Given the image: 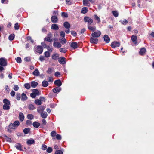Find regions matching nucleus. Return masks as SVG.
Listing matches in <instances>:
<instances>
[{
  "label": "nucleus",
  "instance_id": "54",
  "mask_svg": "<svg viewBox=\"0 0 154 154\" xmlns=\"http://www.w3.org/2000/svg\"><path fill=\"white\" fill-rule=\"evenodd\" d=\"M26 124L29 126H30L32 125V122L30 120H27L26 123Z\"/></svg>",
  "mask_w": 154,
  "mask_h": 154
},
{
  "label": "nucleus",
  "instance_id": "49",
  "mask_svg": "<svg viewBox=\"0 0 154 154\" xmlns=\"http://www.w3.org/2000/svg\"><path fill=\"white\" fill-rule=\"evenodd\" d=\"M83 4L85 6H88V0H83Z\"/></svg>",
  "mask_w": 154,
  "mask_h": 154
},
{
  "label": "nucleus",
  "instance_id": "47",
  "mask_svg": "<svg viewBox=\"0 0 154 154\" xmlns=\"http://www.w3.org/2000/svg\"><path fill=\"white\" fill-rule=\"evenodd\" d=\"M61 16L62 17H64L66 18H67L68 17L67 14L65 12H62L61 13Z\"/></svg>",
  "mask_w": 154,
  "mask_h": 154
},
{
  "label": "nucleus",
  "instance_id": "64",
  "mask_svg": "<svg viewBox=\"0 0 154 154\" xmlns=\"http://www.w3.org/2000/svg\"><path fill=\"white\" fill-rule=\"evenodd\" d=\"M14 89L15 91H17L19 89V87L17 85H15L14 86Z\"/></svg>",
  "mask_w": 154,
  "mask_h": 154
},
{
  "label": "nucleus",
  "instance_id": "8",
  "mask_svg": "<svg viewBox=\"0 0 154 154\" xmlns=\"http://www.w3.org/2000/svg\"><path fill=\"white\" fill-rule=\"evenodd\" d=\"M120 43L119 42L114 41L111 44V46L113 48H115L119 47L120 45Z\"/></svg>",
  "mask_w": 154,
  "mask_h": 154
},
{
  "label": "nucleus",
  "instance_id": "57",
  "mask_svg": "<svg viewBox=\"0 0 154 154\" xmlns=\"http://www.w3.org/2000/svg\"><path fill=\"white\" fill-rule=\"evenodd\" d=\"M60 51L61 52H63V53H65L66 51V50L64 48H60Z\"/></svg>",
  "mask_w": 154,
  "mask_h": 154
},
{
  "label": "nucleus",
  "instance_id": "60",
  "mask_svg": "<svg viewBox=\"0 0 154 154\" xmlns=\"http://www.w3.org/2000/svg\"><path fill=\"white\" fill-rule=\"evenodd\" d=\"M39 60L41 62H42L44 60H45L44 57L42 56H41L39 58Z\"/></svg>",
  "mask_w": 154,
  "mask_h": 154
},
{
  "label": "nucleus",
  "instance_id": "34",
  "mask_svg": "<svg viewBox=\"0 0 154 154\" xmlns=\"http://www.w3.org/2000/svg\"><path fill=\"white\" fill-rule=\"evenodd\" d=\"M88 10L86 7H83L82 9L81 13L83 14H85L87 12Z\"/></svg>",
  "mask_w": 154,
  "mask_h": 154
},
{
  "label": "nucleus",
  "instance_id": "26",
  "mask_svg": "<svg viewBox=\"0 0 154 154\" xmlns=\"http://www.w3.org/2000/svg\"><path fill=\"white\" fill-rule=\"evenodd\" d=\"M34 143L35 141L33 139L29 140L27 141V143L28 145H31L33 144Z\"/></svg>",
  "mask_w": 154,
  "mask_h": 154
},
{
  "label": "nucleus",
  "instance_id": "46",
  "mask_svg": "<svg viewBox=\"0 0 154 154\" xmlns=\"http://www.w3.org/2000/svg\"><path fill=\"white\" fill-rule=\"evenodd\" d=\"M20 94L19 93H17L16 95V99L18 100H19L20 99Z\"/></svg>",
  "mask_w": 154,
  "mask_h": 154
},
{
  "label": "nucleus",
  "instance_id": "42",
  "mask_svg": "<svg viewBox=\"0 0 154 154\" xmlns=\"http://www.w3.org/2000/svg\"><path fill=\"white\" fill-rule=\"evenodd\" d=\"M34 116L32 114H28L27 115V118L29 119L30 120H32L34 118Z\"/></svg>",
  "mask_w": 154,
  "mask_h": 154
},
{
  "label": "nucleus",
  "instance_id": "52",
  "mask_svg": "<svg viewBox=\"0 0 154 154\" xmlns=\"http://www.w3.org/2000/svg\"><path fill=\"white\" fill-rule=\"evenodd\" d=\"M60 35L61 36L64 38L65 36V34L64 31H61L60 32Z\"/></svg>",
  "mask_w": 154,
  "mask_h": 154
},
{
  "label": "nucleus",
  "instance_id": "6",
  "mask_svg": "<svg viewBox=\"0 0 154 154\" xmlns=\"http://www.w3.org/2000/svg\"><path fill=\"white\" fill-rule=\"evenodd\" d=\"M6 59L3 58H0V65L2 66H4L7 65Z\"/></svg>",
  "mask_w": 154,
  "mask_h": 154
},
{
  "label": "nucleus",
  "instance_id": "43",
  "mask_svg": "<svg viewBox=\"0 0 154 154\" xmlns=\"http://www.w3.org/2000/svg\"><path fill=\"white\" fill-rule=\"evenodd\" d=\"M112 13L115 17H117L118 16L119 13L117 11H113Z\"/></svg>",
  "mask_w": 154,
  "mask_h": 154
},
{
  "label": "nucleus",
  "instance_id": "14",
  "mask_svg": "<svg viewBox=\"0 0 154 154\" xmlns=\"http://www.w3.org/2000/svg\"><path fill=\"white\" fill-rule=\"evenodd\" d=\"M51 28L53 30H58L59 29L58 26L56 24H52L51 26Z\"/></svg>",
  "mask_w": 154,
  "mask_h": 154
},
{
  "label": "nucleus",
  "instance_id": "24",
  "mask_svg": "<svg viewBox=\"0 0 154 154\" xmlns=\"http://www.w3.org/2000/svg\"><path fill=\"white\" fill-rule=\"evenodd\" d=\"M15 147L16 148L22 151V149H21V145L19 143H17L15 145Z\"/></svg>",
  "mask_w": 154,
  "mask_h": 154
},
{
  "label": "nucleus",
  "instance_id": "31",
  "mask_svg": "<svg viewBox=\"0 0 154 154\" xmlns=\"http://www.w3.org/2000/svg\"><path fill=\"white\" fill-rule=\"evenodd\" d=\"M59 57L58 54L57 53L54 54L52 56V58L53 59L56 60Z\"/></svg>",
  "mask_w": 154,
  "mask_h": 154
},
{
  "label": "nucleus",
  "instance_id": "7",
  "mask_svg": "<svg viewBox=\"0 0 154 154\" xmlns=\"http://www.w3.org/2000/svg\"><path fill=\"white\" fill-rule=\"evenodd\" d=\"M101 34V33L100 31L98 30L92 33L91 34V36L94 38H98L100 36Z\"/></svg>",
  "mask_w": 154,
  "mask_h": 154
},
{
  "label": "nucleus",
  "instance_id": "38",
  "mask_svg": "<svg viewBox=\"0 0 154 154\" xmlns=\"http://www.w3.org/2000/svg\"><path fill=\"white\" fill-rule=\"evenodd\" d=\"M35 103L38 105H40L42 104V102L40 100L37 99L35 100Z\"/></svg>",
  "mask_w": 154,
  "mask_h": 154
},
{
  "label": "nucleus",
  "instance_id": "61",
  "mask_svg": "<svg viewBox=\"0 0 154 154\" xmlns=\"http://www.w3.org/2000/svg\"><path fill=\"white\" fill-rule=\"evenodd\" d=\"M37 96L33 92L32 93L30 94V96L32 98H35Z\"/></svg>",
  "mask_w": 154,
  "mask_h": 154
},
{
  "label": "nucleus",
  "instance_id": "4",
  "mask_svg": "<svg viewBox=\"0 0 154 154\" xmlns=\"http://www.w3.org/2000/svg\"><path fill=\"white\" fill-rule=\"evenodd\" d=\"M20 124L18 121H15L13 124H10V127L12 129H15V128L18 126Z\"/></svg>",
  "mask_w": 154,
  "mask_h": 154
},
{
  "label": "nucleus",
  "instance_id": "22",
  "mask_svg": "<svg viewBox=\"0 0 154 154\" xmlns=\"http://www.w3.org/2000/svg\"><path fill=\"white\" fill-rule=\"evenodd\" d=\"M31 86L33 88H35L38 85V83L35 81H32L31 83Z\"/></svg>",
  "mask_w": 154,
  "mask_h": 154
},
{
  "label": "nucleus",
  "instance_id": "5",
  "mask_svg": "<svg viewBox=\"0 0 154 154\" xmlns=\"http://www.w3.org/2000/svg\"><path fill=\"white\" fill-rule=\"evenodd\" d=\"M84 20L85 22H88V25H90L93 23V20L89 17H85L84 18Z\"/></svg>",
  "mask_w": 154,
  "mask_h": 154
},
{
  "label": "nucleus",
  "instance_id": "18",
  "mask_svg": "<svg viewBox=\"0 0 154 154\" xmlns=\"http://www.w3.org/2000/svg\"><path fill=\"white\" fill-rule=\"evenodd\" d=\"M90 42L91 43L96 44L98 42V39L97 38H91L90 40Z\"/></svg>",
  "mask_w": 154,
  "mask_h": 154
},
{
  "label": "nucleus",
  "instance_id": "23",
  "mask_svg": "<svg viewBox=\"0 0 154 154\" xmlns=\"http://www.w3.org/2000/svg\"><path fill=\"white\" fill-rule=\"evenodd\" d=\"M41 116L43 118H46L47 116V113L46 112H42L40 113Z\"/></svg>",
  "mask_w": 154,
  "mask_h": 154
},
{
  "label": "nucleus",
  "instance_id": "48",
  "mask_svg": "<svg viewBox=\"0 0 154 154\" xmlns=\"http://www.w3.org/2000/svg\"><path fill=\"white\" fill-rule=\"evenodd\" d=\"M18 23L17 22L14 25V28L15 30H18L19 29V26L18 25Z\"/></svg>",
  "mask_w": 154,
  "mask_h": 154
},
{
  "label": "nucleus",
  "instance_id": "1",
  "mask_svg": "<svg viewBox=\"0 0 154 154\" xmlns=\"http://www.w3.org/2000/svg\"><path fill=\"white\" fill-rule=\"evenodd\" d=\"M4 105L3 109L5 110H9L10 109V101L7 99H4L3 100Z\"/></svg>",
  "mask_w": 154,
  "mask_h": 154
},
{
  "label": "nucleus",
  "instance_id": "32",
  "mask_svg": "<svg viewBox=\"0 0 154 154\" xmlns=\"http://www.w3.org/2000/svg\"><path fill=\"white\" fill-rule=\"evenodd\" d=\"M88 28L90 30L94 31L96 29L95 26H92L89 25H88Z\"/></svg>",
  "mask_w": 154,
  "mask_h": 154
},
{
  "label": "nucleus",
  "instance_id": "29",
  "mask_svg": "<svg viewBox=\"0 0 154 154\" xmlns=\"http://www.w3.org/2000/svg\"><path fill=\"white\" fill-rule=\"evenodd\" d=\"M27 98V96L26 94L23 93L21 95V100L22 101H24L26 100Z\"/></svg>",
  "mask_w": 154,
  "mask_h": 154
},
{
  "label": "nucleus",
  "instance_id": "2",
  "mask_svg": "<svg viewBox=\"0 0 154 154\" xmlns=\"http://www.w3.org/2000/svg\"><path fill=\"white\" fill-rule=\"evenodd\" d=\"M43 49V48L41 46H38L37 47L35 46L34 48V51L40 54L42 53Z\"/></svg>",
  "mask_w": 154,
  "mask_h": 154
},
{
  "label": "nucleus",
  "instance_id": "53",
  "mask_svg": "<svg viewBox=\"0 0 154 154\" xmlns=\"http://www.w3.org/2000/svg\"><path fill=\"white\" fill-rule=\"evenodd\" d=\"M120 21L123 25H126L128 23V21L126 19H125L123 21Z\"/></svg>",
  "mask_w": 154,
  "mask_h": 154
},
{
  "label": "nucleus",
  "instance_id": "19",
  "mask_svg": "<svg viewBox=\"0 0 154 154\" xmlns=\"http://www.w3.org/2000/svg\"><path fill=\"white\" fill-rule=\"evenodd\" d=\"M132 41L134 42V43L136 44L137 43V37L136 36L133 35L131 36V38Z\"/></svg>",
  "mask_w": 154,
  "mask_h": 154
},
{
  "label": "nucleus",
  "instance_id": "33",
  "mask_svg": "<svg viewBox=\"0 0 154 154\" xmlns=\"http://www.w3.org/2000/svg\"><path fill=\"white\" fill-rule=\"evenodd\" d=\"M28 108L30 110H33L36 109L35 107L32 104H30L28 106Z\"/></svg>",
  "mask_w": 154,
  "mask_h": 154
},
{
  "label": "nucleus",
  "instance_id": "51",
  "mask_svg": "<svg viewBox=\"0 0 154 154\" xmlns=\"http://www.w3.org/2000/svg\"><path fill=\"white\" fill-rule=\"evenodd\" d=\"M52 151V149L51 147H49L47 149V152L48 153L51 152Z\"/></svg>",
  "mask_w": 154,
  "mask_h": 154
},
{
  "label": "nucleus",
  "instance_id": "39",
  "mask_svg": "<svg viewBox=\"0 0 154 154\" xmlns=\"http://www.w3.org/2000/svg\"><path fill=\"white\" fill-rule=\"evenodd\" d=\"M32 92L37 96H38L39 95V91L37 89H33L32 90Z\"/></svg>",
  "mask_w": 154,
  "mask_h": 154
},
{
  "label": "nucleus",
  "instance_id": "12",
  "mask_svg": "<svg viewBox=\"0 0 154 154\" xmlns=\"http://www.w3.org/2000/svg\"><path fill=\"white\" fill-rule=\"evenodd\" d=\"M61 88L56 87L52 90L53 92L54 93L59 92L61 91Z\"/></svg>",
  "mask_w": 154,
  "mask_h": 154
},
{
  "label": "nucleus",
  "instance_id": "44",
  "mask_svg": "<svg viewBox=\"0 0 154 154\" xmlns=\"http://www.w3.org/2000/svg\"><path fill=\"white\" fill-rule=\"evenodd\" d=\"M14 38V34L10 35L8 37L10 41L13 40Z\"/></svg>",
  "mask_w": 154,
  "mask_h": 154
},
{
  "label": "nucleus",
  "instance_id": "20",
  "mask_svg": "<svg viewBox=\"0 0 154 154\" xmlns=\"http://www.w3.org/2000/svg\"><path fill=\"white\" fill-rule=\"evenodd\" d=\"M32 125L34 127L36 128H38L41 125L39 123L37 122H33Z\"/></svg>",
  "mask_w": 154,
  "mask_h": 154
},
{
  "label": "nucleus",
  "instance_id": "13",
  "mask_svg": "<svg viewBox=\"0 0 154 154\" xmlns=\"http://www.w3.org/2000/svg\"><path fill=\"white\" fill-rule=\"evenodd\" d=\"M54 83L58 87L62 85V82L60 79L55 80L54 81Z\"/></svg>",
  "mask_w": 154,
  "mask_h": 154
},
{
  "label": "nucleus",
  "instance_id": "28",
  "mask_svg": "<svg viewBox=\"0 0 154 154\" xmlns=\"http://www.w3.org/2000/svg\"><path fill=\"white\" fill-rule=\"evenodd\" d=\"M48 85V82L47 81L44 80L42 82V85L43 87H47Z\"/></svg>",
  "mask_w": 154,
  "mask_h": 154
},
{
  "label": "nucleus",
  "instance_id": "15",
  "mask_svg": "<svg viewBox=\"0 0 154 154\" xmlns=\"http://www.w3.org/2000/svg\"><path fill=\"white\" fill-rule=\"evenodd\" d=\"M58 21V19L56 16H53L51 17V21L54 23H57Z\"/></svg>",
  "mask_w": 154,
  "mask_h": 154
},
{
  "label": "nucleus",
  "instance_id": "21",
  "mask_svg": "<svg viewBox=\"0 0 154 154\" xmlns=\"http://www.w3.org/2000/svg\"><path fill=\"white\" fill-rule=\"evenodd\" d=\"M63 26L67 29H69L70 27V23L67 22H65L63 23Z\"/></svg>",
  "mask_w": 154,
  "mask_h": 154
},
{
  "label": "nucleus",
  "instance_id": "27",
  "mask_svg": "<svg viewBox=\"0 0 154 154\" xmlns=\"http://www.w3.org/2000/svg\"><path fill=\"white\" fill-rule=\"evenodd\" d=\"M146 51V49L145 48H143L140 49L139 51V53L141 55L144 54Z\"/></svg>",
  "mask_w": 154,
  "mask_h": 154
},
{
  "label": "nucleus",
  "instance_id": "62",
  "mask_svg": "<svg viewBox=\"0 0 154 154\" xmlns=\"http://www.w3.org/2000/svg\"><path fill=\"white\" fill-rule=\"evenodd\" d=\"M47 149V146L45 144H43L42 147V149L43 150H46Z\"/></svg>",
  "mask_w": 154,
  "mask_h": 154
},
{
  "label": "nucleus",
  "instance_id": "37",
  "mask_svg": "<svg viewBox=\"0 0 154 154\" xmlns=\"http://www.w3.org/2000/svg\"><path fill=\"white\" fill-rule=\"evenodd\" d=\"M24 86L27 89H29L31 88V85L29 83H25L24 85Z\"/></svg>",
  "mask_w": 154,
  "mask_h": 154
},
{
  "label": "nucleus",
  "instance_id": "9",
  "mask_svg": "<svg viewBox=\"0 0 154 154\" xmlns=\"http://www.w3.org/2000/svg\"><path fill=\"white\" fill-rule=\"evenodd\" d=\"M65 58L63 57H60L58 59V61L61 64H64L66 63V61L65 60Z\"/></svg>",
  "mask_w": 154,
  "mask_h": 154
},
{
  "label": "nucleus",
  "instance_id": "63",
  "mask_svg": "<svg viewBox=\"0 0 154 154\" xmlns=\"http://www.w3.org/2000/svg\"><path fill=\"white\" fill-rule=\"evenodd\" d=\"M48 50L50 52H51L52 51V48L48 46L47 47Z\"/></svg>",
  "mask_w": 154,
  "mask_h": 154
},
{
  "label": "nucleus",
  "instance_id": "58",
  "mask_svg": "<svg viewBox=\"0 0 154 154\" xmlns=\"http://www.w3.org/2000/svg\"><path fill=\"white\" fill-rule=\"evenodd\" d=\"M71 34L72 35L74 36H76L77 35L76 32L73 31H71Z\"/></svg>",
  "mask_w": 154,
  "mask_h": 154
},
{
  "label": "nucleus",
  "instance_id": "40",
  "mask_svg": "<svg viewBox=\"0 0 154 154\" xmlns=\"http://www.w3.org/2000/svg\"><path fill=\"white\" fill-rule=\"evenodd\" d=\"M30 131V129L29 128H25L23 130V132L24 133L26 134H28Z\"/></svg>",
  "mask_w": 154,
  "mask_h": 154
},
{
  "label": "nucleus",
  "instance_id": "50",
  "mask_svg": "<svg viewBox=\"0 0 154 154\" xmlns=\"http://www.w3.org/2000/svg\"><path fill=\"white\" fill-rule=\"evenodd\" d=\"M16 61L17 63H20L21 62V58L20 57H17L16 59Z\"/></svg>",
  "mask_w": 154,
  "mask_h": 154
},
{
  "label": "nucleus",
  "instance_id": "11",
  "mask_svg": "<svg viewBox=\"0 0 154 154\" xmlns=\"http://www.w3.org/2000/svg\"><path fill=\"white\" fill-rule=\"evenodd\" d=\"M53 45L54 47L58 48H60L62 46V45L60 43L55 42H54Z\"/></svg>",
  "mask_w": 154,
  "mask_h": 154
},
{
  "label": "nucleus",
  "instance_id": "41",
  "mask_svg": "<svg viewBox=\"0 0 154 154\" xmlns=\"http://www.w3.org/2000/svg\"><path fill=\"white\" fill-rule=\"evenodd\" d=\"M45 57L48 58L50 57V53L49 51H47L45 52L44 53Z\"/></svg>",
  "mask_w": 154,
  "mask_h": 154
},
{
  "label": "nucleus",
  "instance_id": "16",
  "mask_svg": "<svg viewBox=\"0 0 154 154\" xmlns=\"http://www.w3.org/2000/svg\"><path fill=\"white\" fill-rule=\"evenodd\" d=\"M70 46L74 49H75L78 47L77 43L76 42H72Z\"/></svg>",
  "mask_w": 154,
  "mask_h": 154
},
{
  "label": "nucleus",
  "instance_id": "10",
  "mask_svg": "<svg viewBox=\"0 0 154 154\" xmlns=\"http://www.w3.org/2000/svg\"><path fill=\"white\" fill-rule=\"evenodd\" d=\"M45 108V106H42L39 107L37 109V112L39 113H41L42 112H44L43 111L44 110Z\"/></svg>",
  "mask_w": 154,
  "mask_h": 154
},
{
  "label": "nucleus",
  "instance_id": "56",
  "mask_svg": "<svg viewBox=\"0 0 154 154\" xmlns=\"http://www.w3.org/2000/svg\"><path fill=\"white\" fill-rule=\"evenodd\" d=\"M54 154H63L62 151L60 150H57L55 152Z\"/></svg>",
  "mask_w": 154,
  "mask_h": 154
},
{
  "label": "nucleus",
  "instance_id": "36",
  "mask_svg": "<svg viewBox=\"0 0 154 154\" xmlns=\"http://www.w3.org/2000/svg\"><path fill=\"white\" fill-rule=\"evenodd\" d=\"M95 20L97 21V23H99L100 22V19L97 15H94Z\"/></svg>",
  "mask_w": 154,
  "mask_h": 154
},
{
  "label": "nucleus",
  "instance_id": "3",
  "mask_svg": "<svg viewBox=\"0 0 154 154\" xmlns=\"http://www.w3.org/2000/svg\"><path fill=\"white\" fill-rule=\"evenodd\" d=\"M52 36L53 35L51 33L49 32L47 36L45 38L44 40L51 42H52Z\"/></svg>",
  "mask_w": 154,
  "mask_h": 154
},
{
  "label": "nucleus",
  "instance_id": "45",
  "mask_svg": "<svg viewBox=\"0 0 154 154\" xmlns=\"http://www.w3.org/2000/svg\"><path fill=\"white\" fill-rule=\"evenodd\" d=\"M4 137H5V138L6 140L7 141L9 142H11V139L8 137L6 135H4Z\"/></svg>",
  "mask_w": 154,
  "mask_h": 154
},
{
  "label": "nucleus",
  "instance_id": "17",
  "mask_svg": "<svg viewBox=\"0 0 154 154\" xmlns=\"http://www.w3.org/2000/svg\"><path fill=\"white\" fill-rule=\"evenodd\" d=\"M104 41L106 43H109L110 41V38H109L108 35H105L104 36Z\"/></svg>",
  "mask_w": 154,
  "mask_h": 154
},
{
  "label": "nucleus",
  "instance_id": "55",
  "mask_svg": "<svg viewBox=\"0 0 154 154\" xmlns=\"http://www.w3.org/2000/svg\"><path fill=\"white\" fill-rule=\"evenodd\" d=\"M51 135L52 137H55L56 135V133L55 131H53L51 132Z\"/></svg>",
  "mask_w": 154,
  "mask_h": 154
},
{
  "label": "nucleus",
  "instance_id": "25",
  "mask_svg": "<svg viewBox=\"0 0 154 154\" xmlns=\"http://www.w3.org/2000/svg\"><path fill=\"white\" fill-rule=\"evenodd\" d=\"M19 118L20 120L22 122L24 120V117L23 114L22 113L20 112L19 113Z\"/></svg>",
  "mask_w": 154,
  "mask_h": 154
},
{
  "label": "nucleus",
  "instance_id": "59",
  "mask_svg": "<svg viewBox=\"0 0 154 154\" xmlns=\"http://www.w3.org/2000/svg\"><path fill=\"white\" fill-rule=\"evenodd\" d=\"M27 39L28 41H30L32 43H33L34 42L33 40L32 39L31 37L30 36L27 37Z\"/></svg>",
  "mask_w": 154,
  "mask_h": 154
},
{
  "label": "nucleus",
  "instance_id": "35",
  "mask_svg": "<svg viewBox=\"0 0 154 154\" xmlns=\"http://www.w3.org/2000/svg\"><path fill=\"white\" fill-rule=\"evenodd\" d=\"M59 40L60 42L63 45L65 44L66 42V40L65 38H60Z\"/></svg>",
  "mask_w": 154,
  "mask_h": 154
},
{
  "label": "nucleus",
  "instance_id": "30",
  "mask_svg": "<svg viewBox=\"0 0 154 154\" xmlns=\"http://www.w3.org/2000/svg\"><path fill=\"white\" fill-rule=\"evenodd\" d=\"M33 75L35 76H38L39 75V72L38 69H36L33 72Z\"/></svg>",
  "mask_w": 154,
  "mask_h": 154
}]
</instances>
